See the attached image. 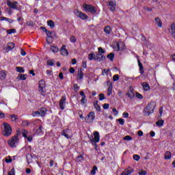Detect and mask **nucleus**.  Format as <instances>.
<instances>
[{"label":"nucleus","instance_id":"1","mask_svg":"<svg viewBox=\"0 0 175 175\" xmlns=\"http://www.w3.org/2000/svg\"><path fill=\"white\" fill-rule=\"evenodd\" d=\"M3 128V136H10L12 135V126H10V124L6 122H3L2 125Z\"/></svg>","mask_w":175,"mask_h":175},{"label":"nucleus","instance_id":"2","mask_svg":"<svg viewBox=\"0 0 175 175\" xmlns=\"http://www.w3.org/2000/svg\"><path fill=\"white\" fill-rule=\"evenodd\" d=\"M106 57L103 55H95L94 53H90L88 55V59L90 61H92V59H94V61H103L105 59Z\"/></svg>","mask_w":175,"mask_h":175},{"label":"nucleus","instance_id":"3","mask_svg":"<svg viewBox=\"0 0 175 175\" xmlns=\"http://www.w3.org/2000/svg\"><path fill=\"white\" fill-rule=\"evenodd\" d=\"M94 139L90 137V141L92 144H93V146L95 147V149L96 150L98 147V145L96 144V143H99V141L100 140V135H99V132L95 131L94 133Z\"/></svg>","mask_w":175,"mask_h":175},{"label":"nucleus","instance_id":"4","mask_svg":"<svg viewBox=\"0 0 175 175\" xmlns=\"http://www.w3.org/2000/svg\"><path fill=\"white\" fill-rule=\"evenodd\" d=\"M85 121L88 124H92L95 121V112L90 111L89 114L85 118Z\"/></svg>","mask_w":175,"mask_h":175},{"label":"nucleus","instance_id":"5","mask_svg":"<svg viewBox=\"0 0 175 175\" xmlns=\"http://www.w3.org/2000/svg\"><path fill=\"white\" fill-rule=\"evenodd\" d=\"M83 10L87 13H92V14H95L96 13V10L95 8L91 5H83Z\"/></svg>","mask_w":175,"mask_h":175},{"label":"nucleus","instance_id":"6","mask_svg":"<svg viewBox=\"0 0 175 175\" xmlns=\"http://www.w3.org/2000/svg\"><path fill=\"white\" fill-rule=\"evenodd\" d=\"M18 136L15 135L11 139L8 140V145L12 148H14L18 144Z\"/></svg>","mask_w":175,"mask_h":175},{"label":"nucleus","instance_id":"7","mask_svg":"<svg viewBox=\"0 0 175 175\" xmlns=\"http://www.w3.org/2000/svg\"><path fill=\"white\" fill-rule=\"evenodd\" d=\"M74 14H75V16H77V17H79L81 20H87V18H88L87 14L81 12L79 10H74Z\"/></svg>","mask_w":175,"mask_h":175},{"label":"nucleus","instance_id":"8","mask_svg":"<svg viewBox=\"0 0 175 175\" xmlns=\"http://www.w3.org/2000/svg\"><path fill=\"white\" fill-rule=\"evenodd\" d=\"M144 111L146 116H150L151 113H154V107L152 106V104H148L144 109Z\"/></svg>","mask_w":175,"mask_h":175},{"label":"nucleus","instance_id":"9","mask_svg":"<svg viewBox=\"0 0 175 175\" xmlns=\"http://www.w3.org/2000/svg\"><path fill=\"white\" fill-rule=\"evenodd\" d=\"M59 106L61 110H64L66 106V96H63L59 101Z\"/></svg>","mask_w":175,"mask_h":175},{"label":"nucleus","instance_id":"10","mask_svg":"<svg viewBox=\"0 0 175 175\" xmlns=\"http://www.w3.org/2000/svg\"><path fill=\"white\" fill-rule=\"evenodd\" d=\"M62 136H65L66 139H72L73 135L72 134V130L66 129L64 130L62 133Z\"/></svg>","mask_w":175,"mask_h":175},{"label":"nucleus","instance_id":"11","mask_svg":"<svg viewBox=\"0 0 175 175\" xmlns=\"http://www.w3.org/2000/svg\"><path fill=\"white\" fill-rule=\"evenodd\" d=\"M116 51H121L122 50H125V44L122 42H119L116 43V47H115Z\"/></svg>","mask_w":175,"mask_h":175},{"label":"nucleus","instance_id":"12","mask_svg":"<svg viewBox=\"0 0 175 175\" xmlns=\"http://www.w3.org/2000/svg\"><path fill=\"white\" fill-rule=\"evenodd\" d=\"M21 133L23 136V137H25L27 139L28 142H32V135H28V131L25 129H22L21 130Z\"/></svg>","mask_w":175,"mask_h":175},{"label":"nucleus","instance_id":"13","mask_svg":"<svg viewBox=\"0 0 175 175\" xmlns=\"http://www.w3.org/2000/svg\"><path fill=\"white\" fill-rule=\"evenodd\" d=\"M7 5L11 9H17V5H18V2H17V1L12 2L10 1H7Z\"/></svg>","mask_w":175,"mask_h":175},{"label":"nucleus","instance_id":"14","mask_svg":"<svg viewBox=\"0 0 175 175\" xmlns=\"http://www.w3.org/2000/svg\"><path fill=\"white\" fill-rule=\"evenodd\" d=\"M108 3H109V6L110 8V10L112 12H114V10H116V0H109L108 1Z\"/></svg>","mask_w":175,"mask_h":175},{"label":"nucleus","instance_id":"15","mask_svg":"<svg viewBox=\"0 0 175 175\" xmlns=\"http://www.w3.org/2000/svg\"><path fill=\"white\" fill-rule=\"evenodd\" d=\"M132 173H133V168H132V167H129L122 172L121 175H131Z\"/></svg>","mask_w":175,"mask_h":175},{"label":"nucleus","instance_id":"16","mask_svg":"<svg viewBox=\"0 0 175 175\" xmlns=\"http://www.w3.org/2000/svg\"><path fill=\"white\" fill-rule=\"evenodd\" d=\"M66 46L63 45L62 47L60 49V53L62 55H69V52L68 50L66 49Z\"/></svg>","mask_w":175,"mask_h":175},{"label":"nucleus","instance_id":"17","mask_svg":"<svg viewBox=\"0 0 175 175\" xmlns=\"http://www.w3.org/2000/svg\"><path fill=\"white\" fill-rule=\"evenodd\" d=\"M38 111L40 113V117H44V116H46V113H47V109L43 107L38 109Z\"/></svg>","mask_w":175,"mask_h":175},{"label":"nucleus","instance_id":"18","mask_svg":"<svg viewBox=\"0 0 175 175\" xmlns=\"http://www.w3.org/2000/svg\"><path fill=\"white\" fill-rule=\"evenodd\" d=\"M142 85L145 91H150V85L147 82L142 83Z\"/></svg>","mask_w":175,"mask_h":175},{"label":"nucleus","instance_id":"19","mask_svg":"<svg viewBox=\"0 0 175 175\" xmlns=\"http://www.w3.org/2000/svg\"><path fill=\"white\" fill-rule=\"evenodd\" d=\"M0 79L1 80H5L6 79V71L5 70L0 71Z\"/></svg>","mask_w":175,"mask_h":175},{"label":"nucleus","instance_id":"20","mask_svg":"<svg viewBox=\"0 0 175 175\" xmlns=\"http://www.w3.org/2000/svg\"><path fill=\"white\" fill-rule=\"evenodd\" d=\"M170 32L172 36H175V23L171 25V29H170Z\"/></svg>","mask_w":175,"mask_h":175},{"label":"nucleus","instance_id":"21","mask_svg":"<svg viewBox=\"0 0 175 175\" xmlns=\"http://www.w3.org/2000/svg\"><path fill=\"white\" fill-rule=\"evenodd\" d=\"M38 91L41 95H44V94H46V86L38 88Z\"/></svg>","mask_w":175,"mask_h":175},{"label":"nucleus","instance_id":"22","mask_svg":"<svg viewBox=\"0 0 175 175\" xmlns=\"http://www.w3.org/2000/svg\"><path fill=\"white\" fill-rule=\"evenodd\" d=\"M154 21L159 28H162V21H161V19H159V18H156Z\"/></svg>","mask_w":175,"mask_h":175},{"label":"nucleus","instance_id":"23","mask_svg":"<svg viewBox=\"0 0 175 175\" xmlns=\"http://www.w3.org/2000/svg\"><path fill=\"white\" fill-rule=\"evenodd\" d=\"M104 32L107 33V35H110V32H111V27L110 26H107L104 28Z\"/></svg>","mask_w":175,"mask_h":175},{"label":"nucleus","instance_id":"24","mask_svg":"<svg viewBox=\"0 0 175 175\" xmlns=\"http://www.w3.org/2000/svg\"><path fill=\"white\" fill-rule=\"evenodd\" d=\"M138 66L139 68L140 73L141 75H143L144 73V71L143 70V64H142V62H140V60L138 59Z\"/></svg>","mask_w":175,"mask_h":175},{"label":"nucleus","instance_id":"25","mask_svg":"<svg viewBox=\"0 0 175 175\" xmlns=\"http://www.w3.org/2000/svg\"><path fill=\"white\" fill-rule=\"evenodd\" d=\"M165 159H170L172 158V153L170 151H167L164 154Z\"/></svg>","mask_w":175,"mask_h":175},{"label":"nucleus","instance_id":"26","mask_svg":"<svg viewBox=\"0 0 175 175\" xmlns=\"http://www.w3.org/2000/svg\"><path fill=\"white\" fill-rule=\"evenodd\" d=\"M42 87H46V81H44L43 79L40 80L38 83V88Z\"/></svg>","mask_w":175,"mask_h":175},{"label":"nucleus","instance_id":"27","mask_svg":"<svg viewBox=\"0 0 175 175\" xmlns=\"http://www.w3.org/2000/svg\"><path fill=\"white\" fill-rule=\"evenodd\" d=\"M113 94V85H110L107 89V95L110 96Z\"/></svg>","mask_w":175,"mask_h":175},{"label":"nucleus","instance_id":"28","mask_svg":"<svg viewBox=\"0 0 175 175\" xmlns=\"http://www.w3.org/2000/svg\"><path fill=\"white\" fill-rule=\"evenodd\" d=\"M51 51H52V53H58L59 49H58V46H51Z\"/></svg>","mask_w":175,"mask_h":175},{"label":"nucleus","instance_id":"29","mask_svg":"<svg viewBox=\"0 0 175 175\" xmlns=\"http://www.w3.org/2000/svg\"><path fill=\"white\" fill-rule=\"evenodd\" d=\"M126 95L130 98V99H133V98L135 97V94L133 93V92L132 91H130V92H128Z\"/></svg>","mask_w":175,"mask_h":175},{"label":"nucleus","instance_id":"30","mask_svg":"<svg viewBox=\"0 0 175 175\" xmlns=\"http://www.w3.org/2000/svg\"><path fill=\"white\" fill-rule=\"evenodd\" d=\"M16 70L18 73H24L25 72V70H24V68L23 67H20V66H17L16 68Z\"/></svg>","mask_w":175,"mask_h":175},{"label":"nucleus","instance_id":"31","mask_svg":"<svg viewBox=\"0 0 175 175\" xmlns=\"http://www.w3.org/2000/svg\"><path fill=\"white\" fill-rule=\"evenodd\" d=\"M25 76H26V75H24V74H20V75L18 76L17 79H18V80H27V77H26Z\"/></svg>","mask_w":175,"mask_h":175},{"label":"nucleus","instance_id":"32","mask_svg":"<svg viewBox=\"0 0 175 175\" xmlns=\"http://www.w3.org/2000/svg\"><path fill=\"white\" fill-rule=\"evenodd\" d=\"M42 126H40L39 128L36 130V134L41 136V135H43V131H42Z\"/></svg>","mask_w":175,"mask_h":175},{"label":"nucleus","instance_id":"33","mask_svg":"<svg viewBox=\"0 0 175 175\" xmlns=\"http://www.w3.org/2000/svg\"><path fill=\"white\" fill-rule=\"evenodd\" d=\"M14 43H13V42H10V43H8V46H7V49H8V50H13V49H14Z\"/></svg>","mask_w":175,"mask_h":175},{"label":"nucleus","instance_id":"34","mask_svg":"<svg viewBox=\"0 0 175 175\" xmlns=\"http://www.w3.org/2000/svg\"><path fill=\"white\" fill-rule=\"evenodd\" d=\"M94 106L96 111H100V106L98 105V101H96V103H94Z\"/></svg>","mask_w":175,"mask_h":175},{"label":"nucleus","instance_id":"35","mask_svg":"<svg viewBox=\"0 0 175 175\" xmlns=\"http://www.w3.org/2000/svg\"><path fill=\"white\" fill-rule=\"evenodd\" d=\"M164 122L165 121H163V120H160L156 122V125H157V126H163Z\"/></svg>","mask_w":175,"mask_h":175},{"label":"nucleus","instance_id":"36","mask_svg":"<svg viewBox=\"0 0 175 175\" xmlns=\"http://www.w3.org/2000/svg\"><path fill=\"white\" fill-rule=\"evenodd\" d=\"M31 116L33 117H40V114L39 110L38 111H33L31 113Z\"/></svg>","mask_w":175,"mask_h":175},{"label":"nucleus","instance_id":"37","mask_svg":"<svg viewBox=\"0 0 175 175\" xmlns=\"http://www.w3.org/2000/svg\"><path fill=\"white\" fill-rule=\"evenodd\" d=\"M46 36H47V38H48V40H49V39H53V33H54V32H53V31H47L46 33Z\"/></svg>","mask_w":175,"mask_h":175},{"label":"nucleus","instance_id":"38","mask_svg":"<svg viewBox=\"0 0 175 175\" xmlns=\"http://www.w3.org/2000/svg\"><path fill=\"white\" fill-rule=\"evenodd\" d=\"M109 72H110V70L104 69L102 71V75H103V76H108Z\"/></svg>","mask_w":175,"mask_h":175},{"label":"nucleus","instance_id":"39","mask_svg":"<svg viewBox=\"0 0 175 175\" xmlns=\"http://www.w3.org/2000/svg\"><path fill=\"white\" fill-rule=\"evenodd\" d=\"M78 77L79 80H82L83 77H84V74L83 73V71L79 70L78 72Z\"/></svg>","mask_w":175,"mask_h":175},{"label":"nucleus","instance_id":"40","mask_svg":"<svg viewBox=\"0 0 175 175\" xmlns=\"http://www.w3.org/2000/svg\"><path fill=\"white\" fill-rule=\"evenodd\" d=\"M48 25L51 28H54V27H55V25L54 24V22L53 21H51V20L48 21Z\"/></svg>","mask_w":175,"mask_h":175},{"label":"nucleus","instance_id":"41","mask_svg":"<svg viewBox=\"0 0 175 175\" xmlns=\"http://www.w3.org/2000/svg\"><path fill=\"white\" fill-rule=\"evenodd\" d=\"M96 170H98V167L96 166L93 167V169L90 172V174H92V175L96 174Z\"/></svg>","mask_w":175,"mask_h":175},{"label":"nucleus","instance_id":"42","mask_svg":"<svg viewBox=\"0 0 175 175\" xmlns=\"http://www.w3.org/2000/svg\"><path fill=\"white\" fill-rule=\"evenodd\" d=\"M84 161V157L83 156H78L76 159V162H83Z\"/></svg>","mask_w":175,"mask_h":175},{"label":"nucleus","instance_id":"43","mask_svg":"<svg viewBox=\"0 0 175 175\" xmlns=\"http://www.w3.org/2000/svg\"><path fill=\"white\" fill-rule=\"evenodd\" d=\"M98 54H97L96 55H103V54H105V50H103V49L102 47H99L98 48Z\"/></svg>","mask_w":175,"mask_h":175},{"label":"nucleus","instance_id":"44","mask_svg":"<svg viewBox=\"0 0 175 175\" xmlns=\"http://www.w3.org/2000/svg\"><path fill=\"white\" fill-rule=\"evenodd\" d=\"M139 175H147V171L144 170H139L138 172Z\"/></svg>","mask_w":175,"mask_h":175},{"label":"nucleus","instance_id":"45","mask_svg":"<svg viewBox=\"0 0 175 175\" xmlns=\"http://www.w3.org/2000/svg\"><path fill=\"white\" fill-rule=\"evenodd\" d=\"M16 29H11L7 31V33H8V35H12V33H16Z\"/></svg>","mask_w":175,"mask_h":175},{"label":"nucleus","instance_id":"46","mask_svg":"<svg viewBox=\"0 0 175 175\" xmlns=\"http://www.w3.org/2000/svg\"><path fill=\"white\" fill-rule=\"evenodd\" d=\"M107 58L108 59L111 60V61H113L114 59V54L113 53H110L109 55H107Z\"/></svg>","mask_w":175,"mask_h":175},{"label":"nucleus","instance_id":"47","mask_svg":"<svg viewBox=\"0 0 175 175\" xmlns=\"http://www.w3.org/2000/svg\"><path fill=\"white\" fill-rule=\"evenodd\" d=\"M133 158L134 161H137V162L140 160V156H139V154H133Z\"/></svg>","mask_w":175,"mask_h":175},{"label":"nucleus","instance_id":"48","mask_svg":"<svg viewBox=\"0 0 175 175\" xmlns=\"http://www.w3.org/2000/svg\"><path fill=\"white\" fill-rule=\"evenodd\" d=\"M10 118L12 122H15V121H17V116L16 115H11Z\"/></svg>","mask_w":175,"mask_h":175},{"label":"nucleus","instance_id":"49","mask_svg":"<svg viewBox=\"0 0 175 175\" xmlns=\"http://www.w3.org/2000/svg\"><path fill=\"white\" fill-rule=\"evenodd\" d=\"M47 65L49 66H54V60L49 59L47 61Z\"/></svg>","mask_w":175,"mask_h":175},{"label":"nucleus","instance_id":"50","mask_svg":"<svg viewBox=\"0 0 175 175\" xmlns=\"http://www.w3.org/2000/svg\"><path fill=\"white\" fill-rule=\"evenodd\" d=\"M79 90H80V87H79V85H77V83H75L74 90L75 91V92H77V91H79Z\"/></svg>","mask_w":175,"mask_h":175},{"label":"nucleus","instance_id":"51","mask_svg":"<svg viewBox=\"0 0 175 175\" xmlns=\"http://www.w3.org/2000/svg\"><path fill=\"white\" fill-rule=\"evenodd\" d=\"M22 125L23 126H28V125H29V122H28V120H23Z\"/></svg>","mask_w":175,"mask_h":175},{"label":"nucleus","instance_id":"52","mask_svg":"<svg viewBox=\"0 0 175 175\" xmlns=\"http://www.w3.org/2000/svg\"><path fill=\"white\" fill-rule=\"evenodd\" d=\"M135 96L136 98H137L138 99H143V95H142L139 92H136L135 93Z\"/></svg>","mask_w":175,"mask_h":175},{"label":"nucleus","instance_id":"53","mask_svg":"<svg viewBox=\"0 0 175 175\" xmlns=\"http://www.w3.org/2000/svg\"><path fill=\"white\" fill-rule=\"evenodd\" d=\"M120 79V76L118 75H115L113 77V81H118Z\"/></svg>","mask_w":175,"mask_h":175},{"label":"nucleus","instance_id":"54","mask_svg":"<svg viewBox=\"0 0 175 175\" xmlns=\"http://www.w3.org/2000/svg\"><path fill=\"white\" fill-rule=\"evenodd\" d=\"M120 125H124V124H125V120H124V119L122 118H120L118 120Z\"/></svg>","mask_w":175,"mask_h":175},{"label":"nucleus","instance_id":"55","mask_svg":"<svg viewBox=\"0 0 175 175\" xmlns=\"http://www.w3.org/2000/svg\"><path fill=\"white\" fill-rule=\"evenodd\" d=\"M70 40L72 43H76V37L74 36H70Z\"/></svg>","mask_w":175,"mask_h":175},{"label":"nucleus","instance_id":"56","mask_svg":"<svg viewBox=\"0 0 175 175\" xmlns=\"http://www.w3.org/2000/svg\"><path fill=\"white\" fill-rule=\"evenodd\" d=\"M86 102H87V99H85V97H82V98L81 99V105H85Z\"/></svg>","mask_w":175,"mask_h":175},{"label":"nucleus","instance_id":"57","mask_svg":"<svg viewBox=\"0 0 175 175\" xmlns=\"http://www.w3.org/2000/svg\"><path fill=\"white\" fill-rule=\"evenodd\" d=\"M105 99H106V98H105V94H99V100H103Z\"/></svg>","mask_w":175,"mask_h":175},{"label":"nucleus","instance_id":"58","mask_svg":"<svg viewBox=\"0 0 175 175\" xmlns=\"http://www.w3.org/2000/svg\"><path fill=\"white\" fill-rule=\"evenodd\" d=\"M112 111L113 113V116H118V111H117V109L116 108H113L112 109Z\"/></svg>","mask_w":175,"mask_h":175},{"label":"nucleus","instance_id":"59","mask_svg":"<svg viewBox=\"0 0 175 175\" xmlns=\"http://www.w3.org/2000/svg\"><path fill=\"white\" fill-rule=\"evenodd\" d=\"M122 116H123L124 118H128L129 117V113L128 112H124L122 113Z\"/></svg>","mask_w":175,"mask_h":175},{"label":"nucleus","instance_id":"60","mask_svg":"<svg viewBox=\"0 0 175 175\" xmlns=\"http://www.w3.org/2000/svg\"><path fill=\"white\" fill-rule=\"evenodd\" d=\"M123 139H124V140H127V141L132 140V137L131 136H129V135H126Z\"/></svg>","mask_w":175,"mask_h":175},{"label":"nucleus","instance_id":"61","mask_svg":"<svg viewBox=\"0 0 175 175\" xmlns=\"http://www.w3.org/2000/svg\"><path fill=\"white\" fill-rule=\"evenodd\" d=\"M118 95L119 98H123V96H122V91L118 90Z\"/></svg>","mask_w":175,"mask_h":175},{"label":"nucleus","instance_id":"62","mask_svg":"<svg viewBox=\"0 0 175 175\" xmlns=\"http://www.w3.org/2000/svg\"><path fill=\"white\" fill-rule=\"evenodd\" d=\"M109 106H110V105H109V104L105 103V104H104V105H103V109H105V110H107V109H109Z\"/></svg>","mask_w":175,"mask_h":175},{"label":"nucleus","instance_id":"63","mask_svg":"<svg viewBox=\"0 0 175 175\" xmlns=\"http://www.w3.org/2000/svg\"><path fill=\"white\" fill-rule=\"evenodd\" d=\"M21 55H23V57H25V55H27V53L25 52L23 49L21 50Z\"/></svg>","mask_w":175,"mask_h":175},{"label":"nucleus","instance_id":"64","mask_svg":"<svg viewBox=\"0 0 175 175\" xmlns=\"http://www.w3.org/2000/svg\"><path fill=\"white\" fill-rule=\"evenodd\" d=\"M8 175H14V169L8 172Z\"/></svg>","mask_w":175,"mask_h":175}]
</instances>
